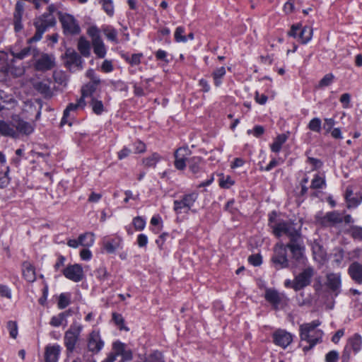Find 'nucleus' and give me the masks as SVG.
I'll use <instances>...</instances> for the list:
<instances>
[{
    "mask_svg": "<svg viewBox=\"0 0 362 362\" xmlns=\"http://www.w3.org/2000/svg\"><path fill=\"white\" fill-rule=\"evenodd\" d=\"M56 11L55 6L51 4L48 6L47 11L45 13L35 19V33L28 40V43L40 41L47 30L55 25L56 18L54 13Z\"/></svg>",
    "mask_w": 362,
    "mask_h": 362,
    "instance_id": "1",
    "label": "nucleus"
},
{
    "mask_svg": "<svg viewBox=\"0 0 362 362\" xmlns=\"http://www.w3.org/2000/svg\"><path fill=\"white\" fill-rule=\"evenodd\" d=\"M320 324L321 322L317 320L300 325V338L301 341H305L309 344L303 348L304 352L308 351L322 341L323 332L317 329Z\"/></svg>",
    "mask_w": 362,
    "mask_h": 362,
    "instance_id": "2",
    "label": "nucleus"
},
{
    "mask_svg": "<svg viewBox=\"0 0 362 362\" xmlns=\"http://www.w3.org/2000/svg\"><path fill=\"white\" fill-rule=\"evenodd\" d=\"M273 233L278 238L286 235L290 242H298L300 239V226L293 221H281L272 226Z\"/></svg>",
    "mask_w": 362,
    "mask_h": 362,
    "instance_id": "3",
    "label": "nucleus"
},
{
    "mask_svg": "<svg viewBox=\"0 0 362 362\" xmlns=\"http://www.w3.org/2000/svg\"><path fill=\"white\" fill-rule=\"evenodd\" d=\"M82 330L83 326L77 322H74L64 333V343L69 352L72 353L74 351Z\"/></svg>",
    "mask_w": 362,
    "mask_h": 362,
    "instance_id": "4",
    "label": "nucleus"
},
{
    "mask_svg": "<svg viewBox=\"0 0 362 362\" xmlns=\"http://www.w3.org/2000/svg\"><path fill=\"white\" fill-rule=\"evenodd\" d=\"M87 34L91 38L95 54L98 58H104L106 55L107 49L101 38L100 29L95 25L90 26L87 29Z\"/></svg>",
    "mask_w": 362,
    "mask_h": 362,
    "instance_id": "5",
    "label": "nucleus"
},
{
    "mask_svg": "<svg viewBox=\"0 0 362 362\" xmlns=\"http://www.w3.org/2000/svg\"><path fill=\"white\" fill-rule=\"evenodd\" d=\"M271 260L276 269L288 267L289 262L287 257L286 245L281 242L277 243L274 247V253Z\"/></svg>",
    "mask_w": 362,
    "mask_h": 362,
    "instance_id": "6",
    "label": "nucleus"
},
{
    "mask_svg": "<svg viewBox=\"0 0 362 362\" xmlns=\"http://www.w3.org/2000/svg\"><path fill=\"white\" fill-rule=\"evenodd\" d=\"M198 198L197 192H192L184 194L179 199H176L173 202V210L177 214L187 213Z\"/></svg>",
    "mask_w": 362,
    "mask_h": 362,
    "instance_id": "7",
    "label": "nucleus"
},
{
    "mask_svg": "<svg viewBox=\"0 0 362 362\" xmlns=\"http://www.w3.org/2000/svg\"><path fill=\"white\" fill-rule=\"evenodd\" d=\"M59 21L64 34L74 35L81 32L79 24L72 15L68 13L61 14Z\"/></svg>",
    "mask_w": 362,
    "mask_h": 362,
    "instance_id": "8",
    "label": "nucleus"
},
{
    "mask_svg": "<svg viewBox=\"0 0 362 362\" xmlns=\"http://www.w3.org/2000/svg\"><path fill=\"white\" fill-rule=\"evenodd\" d=\"M314 269L308 267L298 274L293 281L292 288L296 291H300L311 282V279L314 276Z\"/></svg>",
    "mask_w": 362,
    "mask_h": 362,
    "instance_id": "9",
    "label": "nucleus"
},
{
    "mask_svg": "<svg viewBox=\"0 0 362 362\" xmlns=\"http://www.w3.org/2000/svg\"><path fill=\"white\" fill-rule=\"evenodd\" d=\"M12 125L17 132V139L20 135H30L35 129L34 123L22 119L18 115L12 117Z\"/></svg>",
    "mask_w": 362,
    "mask_h": 362,
    "instance_id": "10",
    "label": "nucleus"
},
{
    "mask_svg": "<svg viewBox=\"0 0 362 362\" xmlns=\"http://www.w3.org/2000/svg\"><path fill=\"white\" fill-rule=\"evenodd\" d=\"M10 54L13 57V59L11 60L10 62H6L5 63V64H4L3 66L1 67V70L4 72L8 71V70L10 69V66L14 62V59L21 60V59H23L25 57H28L30 54H33V57H35L37 56V54H38V51L37 50L36 48L29 46V47H24L18 52L12 49L10 51Z\"/></svg>",
    "mask_w": 362,
    "mask_h": 362,
    "instance_id": "11",
    "label": "nucleus"
},
{
    "mask_svg": "<svg viewBox=\"0 0 362 362\" xmlns=\"http://www.w3.org/2000/svg\"><path fill=\"white\" fill-rule=\"evenodd\" d=\"M272 339L276 346L285 349L292 343L293 336L286 329H278L273 332Z\"/></svg>",
    "mask_w": 362,
    "mask_h": 362,
    "instance_id": "12",
    "label": "nucleus"
},
{
    "mask_svg": "<svg viewBox=\"0 0 362 362\" xmlns=\"http://www.w3.org/2000/svg\"><path fill=\"white\" fill-rule=\"evenodd\" d=\"M264 298L267 301L272 305L275 310L282 308L287 301L286 297L283 293L272 288L266 289Z\"/></svg>",
    "mask_w": 362,
    "mask_h": 362,
    "instance_id": "13",
    "label": "nucleus"
},
{
    "mask_svg": "<svg viewBox=\"0 0 362 362\" xmlns=\"http://www.w3.org/2000/svg\"><path fill=\"white\" fill-rule=\"evenodd\" d=\"M62 272L66 279L74 282H79L82 281L85 276L83 267L78 264L67 266L63 269Z\"/></svg>",
    "mask_w": 362,
    "mask_h": 362,
    "instance_id": "14",
    "label": "nucleus"
},
{
    "mask_svg": "<svg viewBox=\"0 0 362 362\" xmlns=\"http://www.w3.org/2000/svg\"><path fill=\"white\" fill-rule=\"evenodd\" d=\"M55 66V58L52 54H42L35 60V69L40 71L51 70Z\"/></svg>",
    "mask_w": 362,
    "mask_h": 362,
    "instance_id": "15",
    "label": "nucleus"
},
{
    "mask_svg": "<svg viewBox=\"0 0 362 362\" xmlns=\"http://www.w3.org/2000/svg\"><path fill=\"white\" fill-rule=\"evenodd\" d=\"M66 66L73 71L83 69V59L74 50L68 49L66 52Z\"/></svg>",
    "mask_w": 362,
    "mask_h": 362,
    "instance_id": "16",
    "label": "nucleus"
},
{
    "mask_svg": "<svg viewBox=\"0 0 362 362\" xmlns=\"http://www.w3.org/2000/svg\"><path fill=\"white\" fill-rule=\"evenodd\" d=\"M319 221L323 226H336L343 223V214L338 211L327 212Z\"/></svg>",
    "mask_w": 362,
    "mask_h": 362,
    "instance_id": "17",
    "label": "nucleus"
},
{
    "mask_svg": "<svg viewBox=\"0 0 362 362\" xmlns=\"http://www.w3.org/2000/svg\"><path fill=\"white\" fill-rule=\"evenodd\" d=\"M88 349L93 354H98L103 347L104 342L98 332L93 331L88 338Z\"/></svg>",
    "mask_w": 362,
    "mask_h": 362,
    "instance_id": "18",
    "label": "nucleus"
},
{
    "mask_svg": "<svg viewBox=\"0 0 362 362\" xmlns=\"http://www.w3.org/2000/svg\"><path fill=\"white\" fill-rule=\"evenodd\" d=\"M327 286L337 296L341 292V278L340 273H329L327 274Z\"/></svg>",
    "mask_w": 362,
    "mask_h": 362,
    "instance_id": "19",
    "label": "nucleus"
},
{
    "mask_svg": "<svg viewBox=\"0 0 362 362\" xmlns=\"http://www.w3.org/2000/svg\"><path fill=\"white\" fill-rule=\"evenodd\" d=\"M190 155L187 147L180 148L175 152V167L177 170H183L186 167L187 157Z\"/></svg>",
    "mask_w": 362,
    "mask_h": 362,
    "instance_id": "20",
    "label": "nucleus"
},
{
    "mask_svg": "<svg viewBox=\"0 0 362 362\" xmlns=\"http://www.w3.org/2000/svg\"><path fill=\"white\" fill-rule=\"evenodd\" d=\"M348 274L358 284H362V264L358 262H352L348 268Z\"/></svg>",
    "mask_w": 362,
    "mask_h": 362,
    "instance_id": "21",
    "label": "nucleus"
},
{
    "mask_svg": "<svg viewBox=\"0 0 362 362\" xmlns=\"http://www.w3.org/2000/svg\"><path fill=\"white\" fill-rule=\"evenodd\" d=\"M286 248L289 249L291 254L292 257L298 262H300L304 258V246L301 245L298 241V242H289L286 245Z\"/></svg>",
    "mask_w": 362,
    "mask_h": 362,
    "instance_id": "22",
    "label": "nucleus"
},
{
    "mask_svg": "<svg viewBox=\"0 0 362 362\" xmlns=\"http://www.w3.org/2000/svg\"><path fill=\"white\" fill-rule=\"evenodd\" d=\"M61 352V346L59 344L47 346L45 348V362H57Z\"/></svg>",
    "mask_w": 362,
    "mask_h": 362,
    "instance_id": "23",
    "label": "nucleus"
},
{
    "mask_svg": "<svg viewBox=\"0 0 362 362\" xmlns=\"http://www.w3.org/2000/svg\"><path fill=\"white\" fill-rule=\"evenodd\" d=\"M314 259L320 264H323L327 259V252L318 243H314L312 246Z\"/></svg>",
    "mask_w": 362,
    "mask_h": 362,
    "instance_id": "24",
    "label": "nucleus"
},
{
    "mask_svg": "<svg viewBox=\"0 0 362 362\" xmlns=\"http://www.w3.org/2000/svg\"><path fill=\"white\" fill-rule=\"evenodd\" d=\"M0 134L4 136L17 139V132L12 125V121L11 123H8L4 120H0Z\"/></svg>",
    "mask_w": 362,
    "mask_h": 362,
    "instance_id": "25",
    "label": "nucleus"
},
{
    "mask_svg": "<svg viewBox=\"0 0 362 362\" xmlns=\"http://www.w3.org/2000/svg\"><path fill=\"white\" fill-rule=\"evenodd\" d=\"M86 105L85 100L83 98H80L76 103H69L64 111L63 117L61 121V124H64L66 122V118L69 116V113L71 111L76 110L78 107H83Z\"/></svg>",
    "mask_w": 362,
    "mask_h": 362,
    "instance_id": "26",
    "label": "nucleus"
},
{
    "mask_svg": "<svg viewBox=\"0 0 362 362\" xmlns=\"http://www.w3.org/2000/svg\"><path fill=\"white\" fill-rule=\"evenodd\" d=\"M346 346L351 349L355 354L358 353L362 347L361 336L358 334H354L348 339Z\"/></svg>",
    "mask_w": 362,
    "mask_h": 362,
    "instance_id": "27",
    "label": "nucleus"
},
{
    "mask_svg": "<svg viewBox=\"0 0 362 362\" xmlns=\"http://www.w3.org/2000/svg\"><path fill=\"white\" fill-rule=\"evenodd\" d=\"M121 239L115 238L112 239H108L103 241V247L105 251L109 254H112L120 247Z\"/></svg>",
    "mask_w": 362,
    "mask_h": 362,
    "instance_id": "28",
    "label": "nucleus"
},
{
    "mask_svg": "<svg viewBox=\"0 0 362 362\" xmlns=\"http://www.w3.org/2000/svg\"><path fill=\"white\" fill-rule=\"evenodd\" d=\"M77 48L81 54L88 57L90 54V44L83 36L80 37L78 41Z\"/></svg>",
    "mask_w": 362,
    "mask_h": 362,
    "instance_id": "29",
    "label": "nucleus"
},
{
    "mask_svg": "<svg viewBox=\"0 0 362 362\" xmlns=\"http://www.w3.org/2000/svg\"><path fill=\"white\" fill-rule=\"evenodd\" d=\"M202 163L203 159L200 156H193L187 159L189 169L194 174H197L200 172Z\"/></svg>",
    "mask_w": 362,
    "mask_h": 362,
    "instance_id": "30",
    "label": "nucleus"
},
{
    "mask_svg": "<svg viewBox=\"0 0 362 362\" xmlns=\"http://www.w3.org/2000/svg\"><path fill=\"white\" fill-rule=\"evenodd\" d=\"M36 90L45 97L52 96V92L50 87V82L48 81H43L36 83L34 85Z\"/></svg>",
    "mask_w": 362,
    "mask_h": 362,
    "instance_id": "31",
    "label": "nucleus"
},
{
    "mask_svg": "<svg viewBox=\"0 0 362 362\" xmlns=\"http://www.w3.org/2000/svg\"><path fill=\"white\" fill-rule=\"evenodd\" d=\"M23 275L28 282L35 281L36 276L33 266L29 262H24L23 264Z\"/></svg>",
    "mask_w": 362,
    "mask_h": 362,
    "instance_id": "32",
    "label": "nucleus"
},
{
    "mask_svg": "<svg viewBox=\"0 0 362 362\" xmlns=\"http://www.w3.org/2000/svg\"><path fill=\"white\" fill-rule=\"evenodd\" d=\"M70 310H66L60 313L57 315L53 316L49 322L50 325L54 327L62 325L64 322H66V317L70 315Z\"/></svg>",
    "mask_w": 362,
    "mask_h": 362,
    "instance_id": "33",
    "label": "nucleus"
},
{
    "mask_svg": "<svg viewBox=\"0 0 362 362\" xmlns=\"http://www.w3.org/2000/svg\"><path fill=\"white\" fill-rule=\"evenodd\" d=\"M313 37V29L310 26H305L300 28L298 39L302 44L308 43Z\"/></svg>",
    "mask_w": 362,
    "mask_h": 362,
    "instance_id": "34",
    "label": "nucleus"
},
{
    "mask_svg": "<svg viewBox=\"0 0 362 362\" xmlns=\"http://www.w3.org/2000/svg\"><path fill=\"white\" fill-rule=\"evenodd\" d=\"M288 137L286 134H279L271 145V150L273 152L278 153L280 151L282 145L286 141Z\"/></svg>",
    "mask_w": 362,
    "mask_h": 362,
    "instance_id": "35",
    "label": "nucleus"
},
{
    "mask_svg": "<svg viewBox=\"0 0 362 362\" xmlns=\"http://www.w3.org/2000/svg\"><path fill=\"white\" fill-rule=\"evenodd\" d=\"M226 71L224 66L219 67L214 71L212 76L214 85L218 87L222 83V78L226 75Z\"/></svg>",
    "mask_w": 362,
    "mask_h": 362,
    "instance_id": "36",
    "label": "nucleus"
},
{
    "mask_svg": "<svg viewBox=\"0 0 362 362\" xmlns=\"http://www.w3.org/2000/svg\"><path fill=\"white\" fill-rule=\"evenodd\" d=\"M160 156L157 153H153L151 156L143 159V164L145 167H155L157 163L160 160Z\"/></svg>",
    "mask_w": 362,
    "mask_h": 362,
    "instance_id": "37",
    "label": "nucleus"
},
{
    "mask_svg": "<svg viewBox=\"0 0 362 362\" xmlns=\"http://www.w3.org/2000/svg\"><path fill=\"white\" fill-rule=\"evenodd\" d=\"M80 245L84 247H90L94 243V235L91 233H86L79 235Z\"/></svg>",
    "mask_w": 362,
    "mask_h": 362,
    "instance_id": "38",
    "label": "nucleus"
},
{
    "mask_svg": "<svg viewBox=\"0 0 362 362\" xmlns=\"http://www.w3.org/2000/svg\"><path fill=\"white\" fill-rule=\"evenodd\" d=\"M103 32L108 40L113 42L115 44L119 42L117 39V32L115 28L107 26L103 28Z\"/></svg>",
    "mask_w": 362,
    "mask_h": 362,
    "instance_id": "39",
    "label": "nucleus"
},
{
    "mask_svg": "<svg viewBox=\"0 0 362 362\" xmlns=\"http://www.w3.org/2000/svg\"><path fill=\"white\" fill-rule=\"evenodd\" d=\"M98 84L94 83H88L83 86L81 89V97L83 100L85 98L92 96L93 93L95 91Z\"/></svg>",
    "mask_w": 362,
    "mask_h": 362,
    "instance_id": "40",
    "label": "nucleus"
},
{
    "mask_svg": "<svg viewBox=\"0 0 362 362\" xmlns=\"http://www.w3.org/2000/svg\"><path fill=\"white\" fill-rule=\"evenodd\" d=\"M90 105L92 107L93 112L98 115H100L104 111V105L101 100H98L95 98H91Z\"/></svg>",
    "mask_w": 362,
    "mask_h": 362,
    "instance_id": "41",
    "label": "nucleus"
},
{
    "mask_svg": "<svg viewBox=\"0 0 362 362\" xmlns=\"http://www.w3.org/2000/svg\"><path fill=\"white\" fill-rule=\"evenodd\" d=\"M71 303V295L69 293H62L59 296L57 306L59 309L66 308Z\"/></svg>",
    "mask_w": 362,
    "mask_h": 362,
    "instance_id": "42",
    "label": "nucleus"
},
{
    "mask_svg": "<svg viewBox=\"0 0 362 362\" xmlns=\"http://www.w3.org/2000/svg\"><path fill=\"white\" fill-rule=\"evenodd\" d=\"M308 128L317 133H320L322 129V121L319 117L313 118L308 123Z\"/></svg>",
    "mask_w": 362,
    "mask_h": 362,
    "instance_id": "43",
    "label": "nucleus"
},
{
    "mask_svg": "<svg viewBox=\"0 0 362 362\" xmlns=\"http://www.w3.org/2000/svg\"><path fill=\"white\" fill-rule=\"evenodd\" d=\"M326 185L325 179L319 175H315L312 180L310 187L312 189H321Z\"/></svg>",
    "mask_w": 362,
    "mask_h": 362,
    "instance_id": "44",
    "label": "nucleus"
},
{
    "mask_svg": "<svg viewBox=\"0 0 362 362\" xmlns=\"http://www.w3.org/2000/svg\"><path fill=\"white\" fill-rule=\"evenodd\" d=\"M24 11V4L21 1H17L15 6V11L13 13V21H22Z\"/></svg>",
    "mask_w": 362,
    "mask_h": 362,
    "instance_id": "45",
    "label": "nucleus"
},
{
    "mask_svg": "<svg viewBox=\"0 0 362 362\" xmlns=\"http://www.w3.org/2000/svg\"><path fill=\"white\" fill-rule=\"evenodd\" d=\"M348 209L356 208L362 202V196L356 195L346 201Z\"/></svg>",
    "mask_w": 362,
    "mask_h": 362,
    "instance_id": "46",
    "label": "nucleus"
},
{
    "mask_svg": "<svg viewBox=\"0 0 362 362\" xmlns=\"http://www.w3.org/2000/svg\"><path fill=\"white\" fill-rule=\"evenodd\" d=\"M102 6L105 12L109 16L114 15V5L112 0H102Z\"/></svg>",
    "mask_w": 362,
    "mask_h": 362,
    "instance_id": "47",
    "label": "nucleus"
},
{
    "mask_svg": "<svg viewBox=\"0 0 362 362\" xmlns=\"http://www.w3.org/2000/svg\"><path fill=\"white\" fill-rule=\"evenodd\" d=\"M112 349L114 352L111 354H115V358H117V356H121L126 350V346L124 343L117 341L113 343Z\"/></svg>",
    "mask_w": 362,
    "mask_h": 362,
    "instance_id": "48",
    "label": "nucleus"
},
{
    "mask_svg": "<svg viewBox=\"0 0 362 362\" xmlns=\"http://www.w3.org/2000/svg\"><path fill=\"white\" fill-rule=\"evenodd\" d=\"M349 233L354 239L362 240V227L351 226L349 228Z\"/></svg>",
    "mask_w": 362,
    "mask_h": 362,
    "instance_id": "49",
    "label": "nucleus"
},
{
    "mask_svg": "<svg viewBox=\"0 0 362 362\" xmlns=\"http://www.w3.org/2000/svg\"><path fill=\"white\" fill-rule=\"evenodd\" d=\"M233 184H234V181L229 175H226V176L223 175L219 179V185L222 188L228 189L232 185H233Z\"/></svg>",
    "mask_w": 362,
    "mask_h": 362,
    "instance_id": "50",
    "label": "nucleus"
},
{
    "mask_svg": "<svg viewBox=\"0 0 362 362\" xmlns=\"http://www.w3.org/2000/svg\"><path fill=\"white\" fill-rule=\"evenodd\" d=\"M185 29L182 27H177L175 30L174 36L176 42H185L187 40V37L184 35Z\"/></svg>",
    "mask_w": 362,
    "mask_h": 362,
    "instance_id": "51",
    "label": "nucleus"
},
{
    "mask_svg": "<svg viewBox=\"0 0 362 362\" xmlns=\"http://www.w3.org/2000/svg\"><path fill=\"white\" fill-rule=\"evenodd\" d=\"M132 223L136 230H142L146 226V221L141 216L135 217Z\"/></svg>",
    "mask_w": 362,
    "mask_h": 362,
    "instance_id": "52",
    "label": "nucleus"
},
{
    "mask_svg": "<svg viewBox=\"0 0 362 362\" xmlns=\"http://www.w3.org/2000/svg\"><path fill=\"white\" fill-rule=\"evenodd\" d=\"M146 362H164L163 356L158 351H154L148 356Z\"/></svg>",
    "mask_w": 362,
    "mask_h": 362,
    "instance_id": "53",
    "label": "nucleus"
},
{
    "mask_svg": "<svg viewBox=\"0 0 362 362\" xmlns=\"http://www.w3.org/2000/svg\"><path fill=\"white\" fill-rule=\"evenodd\" d=\"M95 276L100 281H104L107 279L108 273L104 267H100L95 271Z\"/></svg>",
    "mask_w": 362,
    "mask_h": 362,
    "instance_id": "54",
    "label": "nucleus"
},
{
    "mask_svg": "<svg viewBox=\"0 0 362 362\" xmlns=\"http://www.w3.org/2000/svg\"><path fill=\"white\" fill-rule=\"evenodd\" d=\"M7 328L9 330L11 337L16 339L18 335V326L16 322L14 321L8 322Z\"/></svg>",
    "mask_w": 362,
    "mask_h": 362,
    "instance_id": "55",
    "label": "nucleus"
},
{
    "mask_svg": "<svg viewBox=\"0 0 362 362\" xmlns=\"http://www.w3.org/2000/svg\"><path fill=\"white\" fill-rule=\"evenodd\" d=\"M339 359V353L332 350L325 355V362H337Z\"/></svg>",
    "mask_w": 362,
    "mask_h": 362,
    "instance_id": "56",
    "label": "nucleus"
},
{
    "mask_svg": "<svg viewBox=\"0 0 362 362\" xmlns=\"http://www.w3.org/2000/svg\"><path fill=\"white\" fill-rule=\"evenodd\" d=\"M335 125V120L333 118H325V124H324V129L326 131V133L330 132L334 128V126Z\"/></svg>",
    "mask_w": 362,
    "mask_h": 362,
    "instance_id": "57",
    "label": "nucleus"
},
{
    "mask_svg": "<svg viewBox=\"0 0 362 362\" xmlns=\"http://www.w3.org/2000/svg\"><path fill=\"white\" fill-rule=\"evenodd\" d=\"M248 261L255 267L259 266L262 262V256L259 255H252L249 257Z\"/></svg>",
    "mask_w": 362,
    "mask_h": 362,
    "instance_id": "58",
    "label": "nucleus"
},
{
    "mask_svg": "<svg viewBox=\"0 0 362 362\" xmlns=\"http://www.w3.org/2000/svg\"><path fill=\"white\" fill-rule=\"evenodd\" d=\"M86 76L90 79V83H94L97 84H100V78L95 74L93 69H88L86 72Z\"/></svg>",
    "mask_w": 362,
    "mask_h": 362,
    "instance_id": "59",
    "label": "nucleus"
},
{
    "mask_svg": "<svg viewBox=\"0 0 362 362\" xmlns=\"http://www.w3.org/2000/svg\"><path fill=\"white\" fill-rule=\"evenodd\" d=\"M0 295L1 297L7 298L8 299L11 298V291L6 285L0 284Z\"/></svg>",
    "mask_w": 362,
    "mask_h": 362,
    "instance_id": "60",
    "label": "nucleus"
},
{
    "mask_svg": "<svg viewBox=\"0 0 362 362\" xmlns=\"http://www.w3.org/2000/svg\"><path fill=\"white\" fill-rule=\"evenodd\" d=\"M264 132V129L262 126L257 125L255 126L252 130L249 129L247 131V134H253L255 136L259 137L261 135H262Z\"/></svg>",
    "mask_w": 362,
    "mask_h": 362,
    "instance_id": "61",
    "label": "nucleus"
},
{
    "mask_svg": "<svg viewBox=\"0 0 362 362\" xmlns=\"http://www.w3.org/2000/svg\"><path fill=\"white\" fill-rule=\"evenodd\" d=\"M334 76L332 74H326L320 81V86H327L331 84Z\"/></svg>",
    "mask_w": 362,
    "mask_h": 362,
    "instance_id": "62",
    "label": "nucleus"
},
{
    "mask_svg": "<svg viewBox=\"0 0 362 362\" xmlns=\"http://www.w3.org/2000/svg\"><path fill=\"white\" fill-rule=\"evenodd\" d=\"M101 70L105 73H110L113 70V65L111 61L105 59L102 65Z\"/></svg>",
    "mask_w": 362,
    "mask_h": 362,
    "instance_id": "63",
    "label": "nucleus"
},
{
    "mask_svg": "<svg viewBox=\"0 0 362 362\" xmlns=\"http://www.w3.org/2000/svg\"><path fill=\"white\" fill-rule=\"evenodd\" d=\"M334 251V262L339 265L344 258V250L341 248H336Z\"/></svg>",
    "mask_w": 362,
    "mask_h": 362,
    "instance_id": "64",
    "label": "nucleus"
}]
</instances>
